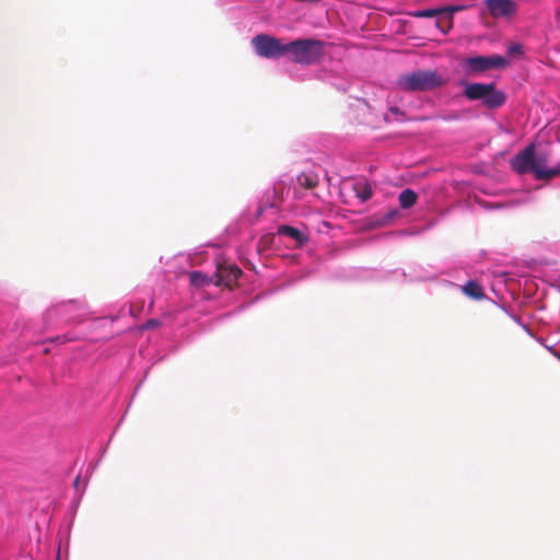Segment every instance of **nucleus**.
I'll use <instances>...</instances> for the list:
<instances>
[{
	"label": "nucleus",
	"instance_id": "nucleus-1",
	"mask_svg": "<svg viewBox=\"0 0 560 560\" xmlns=\"http://www.w3.org/2000/svg\"><path fill=\"white\" fill-rule=\"evenodd\" d=\"M446 82L438 70H417L399 75L396 85L405 92H427L439 89Z\"/></svg>",
	"mask_w": 560,
	"mask_h": 560
},
{
	"label": "nucleus",
	"instance_id": "nucleus-2",
	"mask_svg": "<svg viewBox=\"0 0 560 560\" xmlns=\"http://www.w3.org/2000/svg\"><path fill=\"white\" fill-rule=\"evenodd\" d=\"M324 54V43L318 39H296L287 43L285 55L290 60L300 65H312Z\"/></svg>",
	"mask_w": 560,
	"mask_h": 560
},
{
	"label": "nucleus",
	"instance_id": "nucleus-3",
	"mask_svg": "<svg viewBox=\"0 0 560 560\" xmlns=\"http://www.w3.org/2000/svg\"><path fill=\"white\" fill-rule=\"evenodd\" d=\"M464 96L470 101H481L491 109L501 107L506 100L505 94L497 90L495 83H467Z\"/></svg>",
	"mask_w": 560,
	"mask_h": 560
},
{
	"label": "nucleus",
	"instance_id": "nucleus-4",
	"mask_svg": "<svg viewBox=\"0 0 560 560\" xmlns=\"http://www.w3.org/2000/svg\"><path fill=\"white\" fill-rule=\"evenodd\" d=\"M252 46L257 56L264 58H279L285 55L287 44L282 39L272 37L267 34H258L253 37Z\"/></svg>",
	"mask_w": 560,
	"mask_h": 560
},
{
	"label": "nucleus",
	"instance_id": "nucleus-5",
	"mask_svg": "<svg viewBox=\"0 0 560 560\" xmlns=\"http://www.w3.org/2000/svg\"><path fill=\"white\" fill-rule=\"evenodd\" d=\"M469 73H481L491 69H503L509 65L508 58L500 55L475 56L464 61Z\"/></svg>",
	"mask_w": 560,
	"mask_h": 560
},
{
	"label": "nucleus",
	"instance_id": "nucleus-6",
	"mask_svg": "<svg viewBox=\"0 0 560 560\" xmlns=\"http://www.w3.org/2000/svg\"><path fill=\"white\" fill-rule=\"evenodd\" d=\"M511 167L517 174L535 175V144L530 143L525 149L516 153L510 161Z\"/></svg>",
	"mask_w": 560,
	"mask_h": 560
},
{
	"label": "nucleus",
	"instance_id": "nucleus-7",
	"mask_svg": "<svg viewBox=\"0 0 560 560\" xmlns=\"http://www.w3.org/2000/svg\"><path fill=\"white\" fill-rule=\"evenodd\" d=\"M242 273V269L234 264L218 262L213 284L232 288Z\"/></svg>",
	"mask_w": 560,
	"mask_h": 560
},
{
	"label": "nucleus",
	"instance_id": "nucleus-8",
	"mask_svg": "<svg viewBox=\"0 0 560 560\" xmlns=\"http://www.w3.org/2000/svg\"><path fill=\"white\" fill-rule=\"evenodd\" d=\"M549 155L546 151H535V178L549 180L560 175V163L555 167H548Z\"/></svg>",
	"mask_w": 560,
	"mask_h": 560
},
{
	"label": "nucleus",
	"instance_id": "nucleus-9",
	"mask_svg": "<svg viewBox=\"0 0 560 560\" xmlns=\"http://www.w3.org/2000/svg\"><path fill=\"white\" fill-rule=\"evenodd\" d=\"M486 4L490 15L495 19L511 18L517 8L513 0H487Z\"/></svg>",
	"mask_w": 560,
	"mask_h": 560
},
{
	"label": "nucleus",
	"instance_id": "nucleus-10",
	"mask_svg": "<svg viewBox=\"0 0 560 560\" xmlns=\"http://www.w3.org/2000/svg\"><path fill=\"white\" fill-rule=\"evenodd\" d=\"M278 234L279 235H287L293 240L296 241L299 245H303L307 242V236L303 234L300 230L296 228L290 226V225H281L278 228Z\"/></svg>",
	"mask_w": 560,
	"mask_h": 560
},
{
	"label": "nucleus",
	"instance_id": "nucleus-11",
	"mask_svg": "<svg viewBox=\"0 0 560 560\" xmlns=\"http://www.w3.org/2000/svg\"><path fill=\"white\" fill-rule=\"evenodd\" d=\"M298 183L305 189H314L318 186V175L313 172H303L298 176Z\"/></svg>",
	"mask_w": 560,
	"mask_h": 560
},
{
	"label": "nucleus",
	"instance_id": "nucleus-12",
	"mask_svg": "<svg viewBox=\"0 0 560 560\" xmlns=\"http://www.w3.org/2000/svg\"><path fill=\"white\" fill-rule=\"evenodd\" d=\"M463 292L475 300H480L485 296L482 287L475 280H469L464 287Z\"/></svg>",
	"mask_w": 560,
	"mask_h": 560
},
{
	"label": "nucleus",
	"instance_id": "nucleus-13",
	"mask_svg": "<svg viewBox=\"0 0 560 560\" xmlns=\"http://www.w3.org/2000/svg\"><path fill=\"white\" fill-rule=\"evenodd\" d=\"M398 199L400 207L402 209H408L417 202L418 195L412 189L406 188L399 194Z\"/></svg>",
	"mask_w": 560,
	"mask_h": 560
},
{
	"label": "nucleus",
	"instance_id": "nucleus-14",
	"mask_svg": "<svg viewBox=\"0 0 560 560\" xmlns=\"http://www.w3.org/2000/svg\"><path fill=\"white\" fill-rule=\"evenodd\" d=\"M190 283L195 287L201 288L213 283L214 278H209L200 271H192L189 275Z\"/></svg>",
	"mask_w": 560,
	"mask_h": 560
},
{
	"label": "nucleus",
	"instance_id": "nucleus-15",
	"mask_svg": "<svg viewBox=\"0 0 560 560\" xmlns=\"http://www.w3.org/2000/svg\"><path fill=\"white\" fill-rule=\"evenodd\" d=\"M355 190H357V196L362 200V201H366L369 200L371 197H372V187L370 184H363V185H360V188H359V185L355 186Z\"/></svg>",
	"mask_w": 560,
	"mask_h": 560
},
{
	"label": "nucleus",
	"instance_id": "nucleus-16",
	"mask_svg": "<svg viewBox=\"0 0 560 560\" xmlns=\"http://www.w3.org/2000/svg\"><path fill=\"white\" fill-rule=\"evenodd\" d=\"M445 10H423L416 13V16L419 18H432L438 15L439 13H443Z\"/></svg>",
	"mask_w": 560,
	"mask_h": 560
},
{
	"label": "nucleus",
	"instance_id": "nucleus-17",
	"mask_svg": "<svg viewBox=\"0 0 560 560\" xmlns=\"http://www.w3.org/2000/svg\"><path fill=\"white\" fill-rule=\"evenodd\" d=\"M160 326H161V322L159 319H156V318H152V319L147 320L142 325L141 329H154V328H158Z\"/></svg>",
	"mask_w": 560,
	"mask_h": 560
},
{
	"label": "nucleus",
	"instance_id": "nucleus-18",
	"mask_svg": "<svg viewBox=\"0 0 560 560\" xmlns=\"http://www.w3.org/2000/svg\"><path fill=\"white\" fill-rule=\"evenodd\" d=\"M509 55H521L523 52V47L520 44H513L508 49Z\"/></svg>",
	"mask_w": 560,
	"mask_h": 560
},
{
	"label": "nucleus",
	"instance_id": "nucleus-19",
	"mask_svg": "<svg viewBox=\"0 0 560 560\" xmlns=\"http://www.w3.org/2000/svg\"><path fill=\"white\" fill-rule=\"evenodd\" d=\"M444 22H445V24H443L442 21H438L436 25H438V27H440L442 30L443 33H447L448 30L451 28L450 19H446Z\"/></svg>",
	"mask_w": 560,
	"mask_h": 560
},
{
	"label": "nucleus",
	"instance_id": "nucleus-20",
	"mask_svg": "<svg viewBox=\"0 0 560 560\" xmlns=\"http://www.w3.org/2000/svg\"><path fill=\"white\" fill-rule=\"evenodd\" d=\"M390 112L395 115H400V116L405 117V114L396 106L390 107Z\"/></svg>",
	"mask_w": 560,
	"mask_h": 560
}]
</instances>
